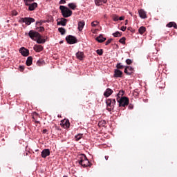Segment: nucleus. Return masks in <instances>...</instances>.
<instances>
[{
    "label": "nucleus",
    "instance_id": "obj_1",
    "mask_svg": "<svg viewBox=\"0 0 177 177\" xmlns=\"http://www.w3.org/2000/svg\"><path fill=\"white\" fill-rule=\"evenodd\" d=\"M78 158V163L80 165H82V167H84V168H86V167H91L92 164L89 162V160H88V158H86V156L85 154H80L77 156Z\"/></svg>",
    "mask_w": 177,
    "mask_h": 177
},
{
    "label": "nucleus",
    "instance_id": "obj_2",
    "mask_svg": "<svg viewBox=\"0 0 177 177\" xmlns=\"http://www.w3.org/2000/svg\"><path fill=\"white\" fill-rule=\"evenodd\" d=\"M59 10H61L63 17L67 18L73 15V11L64 6H60Z\"/></svg>",
    "mask_w": 177,
    "mask_h": 177
},
{
    "label": "nucleus",
    "instance_id": "obj_3",
    "mask_svg": "<svg viewBox=\"0 0 177 177\" xmlns=\"http://www.w3.org/2000/svg\"><path fill=\"white\" fill-rule=\"evenodd\" d=\"M120 107H127L129 104V99L127 97H122L121 98H116Z\"/></svg>",
    "mask_w": 177,
    "mask_h": 177
},
{
    "label": "nucleus",
    "instance_id": "obj_4",
    "mask_svg": "<svg viewBox=\"0 0 177 177\" xmlns=\"http://www.w3.org/2000/svg\"><path fill=\"white\" fill-rule=\"evenodd\" d=\"M107 110L109 111H111V110H114V106H115V99H108L106 101Z\"/></svg>",
    "mask_w": 177,
    "mask_h": 177
},
{
    "label": "nucleus",
    "instance_id": "obj_5",
    "mask_svg": "<svg viewBox=\"0 0 177 177\" xmlns=\"http://www.w3.org/2000/svg\"><path fill=\"white\" fill-rule=\"evenodd\" d=\"M19 23H25L26 26H30L31 23H35V19L31 17L21 18V20L19 21Z\"/></svg>",
    "mask_w": 177,
    "mask_h": 177
},
{
    "label": "nucleus",
    "instance_id": "obj_6",
    "mask_svg": "<svg viewBox=\"0 0 177 177\" xmlns=\"http://www.w3.org/2000/svg\"><path fill=\"white\" fill-rule=\"evenodd\" d=\"M28 35L30 38H31V39H32L33 41H37V39L38 38V37H39L40 34L35 30H30L28 32Z\"/></svg>",
    "mask_w": 177,
    "mask_h": 177
},
{
    "label": "nucleus",
    "instance_id": "obj_7",
    "mask_svg": "<svg viewBox=\"0 0 177 177\" xmlns=\"http://www.w3.org/2000/svg\"><path fill=\"white\" fill-rule=\"evenodd\" d=\"M66 41L70 44L73 45V44H77V38L72 35H68L66 37Z\"/></svg>",
    "mask_w": 177,
    "mask_h": 177
},
{
    "label": "nucleus",
    "instance_id": "obj_8",
    "mask_svg": "<svg viewBox=\"0 0 177 177\" xmlns=\"http://www.w3.org/2000/svg\"><path fill=\"white\" fill-rule=\"evenodd\" d=\"M133 68H132L131 66H125L124 74H127V75H132V74H133Z\"/></svg>",
    "mask_w": 177,
    "mask_h": 177
},
{
    "label": "nucleus",
    "instance_id": "obj_9",
    "mask_svg": "<svg viewBox=\"0 0 177 177\" xmlns=\"http://www.w3.org/2000/svg\"><path fill=\"white\" fill-rule=\"evenodd\" d=\"M19 53H21L22 56L27 57L30 55V50L24 47H22L19 49Z\"/></svg>",
    "mask_w": 177,
    "mask_h": 177
},
{
    "label": "nucleus",
    "instance_id": "obj_10",
    "mask_svg": "<svg viewBox=\"0 0 177 177\" xmlns=\"http://www.w3.org/2000/svg\"><path fill=\"white\" fill-rule=\"evenodd\" d=\"M122 71H121L120 69H115L114 70V78H121L122 77Z\"/></svg>",
    "mask_w": 177,
    "mask_h": 177
},
{
    "label": "nucleus",
    "instance_id": "obj_11",
    "mask_svg": "<svg viewBox=\"0 0 177 177\" xmlns=\"http://www.w3.org/2000/svg\"><path fill=\"white\" fill-rule=\"evenodd\" d=\"M48 156H50V150L49 149H45L41 152L42 158H46Z\"/></svg>",
    "mask_w": 177,
    "mask_h": 177
},
{
    "label": "nucleus",
    "instance_id": "obj_12",
    "mask_svg": "<svg viewBox=\"0 0 177 177\" xmlns=\"http://www.w3.org/2000/svg\"><path fill=\"white\" fill-rule=\"evenodd\" d=\"M33 49L35 52H37V53L42 52V50H44V46L36 44L34 46Z\"/></svg>",
    "mask_w": 177,
    "mask_h": 177
},
{
    "label": "nucleus",
    "instance_id": "obj_13",
    "mask_svg": "<svg viewBox=\"0 0 177 177\" xmlns=\"http://www.w3.org/2000/svg\"><path fill=\"white\" fill-rule=\"evenodd\" d=\"M77 59L79 60H84V57H85V55L84 54V52L79 51L76 53Z\"/></svg>",
    "mask_w": 177,
    "mask_h": 177
},
{
    "label": "nucleus",
    "instance_id": "obj_14",
    "mask_svg": "<svg viewBox=\"0 0 177 177\" xmlns=\"http://www.w3.org/2000/svg\"><path fill=\"white\" fill-rule=\"evenodd\" d=\"M111 95H113V90L111 88H106L104 93V96L105 97H109V96H111Z\"/></svg>",
    "mask_w": 177,
    "mask_h": 177
},
{
    "label": "nucleus",
    "instance_id": "obj_15",
    "mask_svg": "<svg viewBox=\"0 0 177 177\" xmlns=\"http://www.w3.org/2000/svg\"><path fill=\"white\" fill-rule=\"evenodd\" d=\"M57 26H63L64 27L67 24V19H66L65 18H61V21H57Z\"/></svg>",
    "mask_w": 177,
    "mask_h": 177
},
{
    "label": "nucleus",
    "instance_id": "obj_16",
    "mask_svg": "<svg viewBox=\"0 0 177 177\" xmlns=\"http://www.w3.org/2000/svg\"><path fill=\"white\" fill-rule=\"evenodd\" d=\"M138 13H139V16H140V17H141V19H146L147 17L145 10H142V9L138 11Z\"/></svg>",
    "mask_w": 177,
    "mask_h": 177
},
{
    "label": "nucleus",
    "instance_id": "obj_17",
    "mask_svg": "<svg viewBox=\"0 0 177 177\" xmlns=\"http://www.w3.org/2000/svg\"><path fill=\"white\" fill-rule=\"evenodd\" d=\"M85 26V21H80L78 22V30L79 31H82V30L84 29V27Z\"/></svg>",
    "mask_w": 177,
    "mask_h": 177
},
{
    "label": "nucleus",
    "instance_id": "obj_18",
    "mask_svg": "<svg viewBox=\"0 0 177 177\" xmlns=\"http://www.w3.org/2000/svg\"><path fill=\"white\" fill-rule=\"evenodd\" d=\"M32 121L35 122V124H41V122L38 121V113L35 112L32 115Z\"/></svg>",
    "mask_w": 177,
    "mask_h": 177
},
{
    "label": "nucleus",
    "instance_id": "obj_19",
    "mask_svg": "<svg viewBox=\"0 0 177 177\" xmlns=\"http://www.w3.org/2000/svg\"><path fill=\"white\" fill-rule=\"evenodd\" d=\"M28 6L29 7V10H30V12H32V10H35V8L38 6V4L37 3H32V4H29Z\"/></svg>",
    "mask_w": 177,
    "mask_h": 177
},
{
    "label": "nucleus",
    "instance_id": "obj_20",
    "mask_svg": "<svg viewBox=\"0 0 177 177\" xmlns=\"http://www.w3.org/2000/svg\"><path fill=\"white\" fill-rule=\"evenodd\" d=\"M96 41H97V42L102 43V42H104V41H106V37H103V35H100L98 37H96Z\"/></svg>",
    "mask_w": 177,
    "mask_h": 177
},
{
    "label": "nucleus",
    "instance_id": "obj_21",
    "mask_svg": "<svg viewBox=\"0 0 177 177\" xmlns=\"http://www.w3.org/2000/svg\"><path fill=\"white\" fill-rule=\"evenodd\" d=\"M64 128H70V121L68 120H64L62 122Z\"/></svg>",
    "mask_w": 177,
    "mask_h": 177
},
{
    "label": "nucleus",
    "instance_id": "obj_22",
    "mask_svg": "<svg viewBox=\"0 0 177 177\" xmlns=\"http://www.w3.org/2000/svg\"><path fill=\"white\" fill-rule=\"evenodd\" d=\"M107 0H95V3L97 6H100L102 3H106Z\"/></svg>",
    "mask_w": 177,
    "mask_h": 177
},
{
    "label": "nucleus",
    "instance_id": "obj_23",
    "mask_svg": "<svg viewBox=\"0 0 177 177\" xmlns=\"http://www.w3.org/2000/svg\"><path fill=\"white\" fill-rule=\"evenodd\" d=\"M166 27H168L169 28H171V27H174L176 30H177V25L175 22H169L166 25Z\"/></svg>",
    "mask_w": 177,
    "mask_h": 177
},
{
    "label": "nucleus",
    "instance_id": "obj_24",
    "mask_svg": "<svg viewBox=\"0 0 177 177\" xmlns=\"http://www.w3.org/2000/svg\"><path fill=\"white\" fill-rule=\"evenodd\" d=\"M42 36L41 35H39V37H37V39H36L37 44H45L46 40L45 39H41Z\"/></svg>",
    "mask_w": 177,
    "mask_h": 177
},
{
    "label": "nucleus",
    "instance_id": "obj_25",
    "mask_svg": "<svg viewBox=\"0 0 177 177\" xmlns=\"http://www.w3.org/2000/svg\"><path fill=\"white\" fill-rule=\"evenodd\" d=\"M68 6L70 9H72V10H75L77 8V4L75 3H70L68 4Z\"/></svg>",
    "mask_w": 177,
    "mask_h": 177
},
{
    "label": "nucleus",
    "instance_id": "obj_26",
    "mask_svg": "<svg viewBox=\"0 0 177 177\" xmlns=\"http://www.w3.org/2000/svg\"><path fill=\"white\" fill-rule=\"evenodd\" d=\"M32 64V57L30 56L27 58L26 66H30Z\"/></svg>",
    "mask_w": 177,
    "mask_h": 177
},
{
    "label": "nucleus",
    "instance_id": "obj_27",
    "mask_svg": "<svg viewBox=\"0 0 177 177\" xmlns=\"http://www.w3.org/2000/svg\"><path fill=\"white\" fill-rule=\"evenodd\" d=\"M146 32V28L145 26H141L138 29V32L141 34V35H143L145 32Z\"/></svg>",
    "mask_w": 177,
    "mask_h": 177
},
{
    "label": "nucleus",
    "instance_id": "obj_28",
    "mask_svg": "<svg viewBox=\"0 0 177 177\" xmlns=\"http://www.w3.org/2000/svg\"><path fill=\"white\" fill-rule=\"evenodd\" d=\"M125 66L122 65L121 62H119L116 64V70H124Z\"/></svg>",
    "mask_w": 177,
    "mask_h": 177
},
{
    "label": "nucleus",
    "instance_id": "obj_29",
    "mask_svg": "<svg viewBox=\"0 0 177 177\" xmlns=\"http://www.w3.org/2000/svg\"><path fill=\"white\" fill-rule=\"evenodd\" d=\"M124 93H125V91H124L123 90H120L117 94V99H121L122 96H124Z\"/></svg>",
    "mask_w": 177,
    "mask_h": 177
},
{
    "label": "nucleus",
    "instance_id": "obj_30",
    "mask_svg": "<svg viewBox=\"0 0 177 177\" xmlns=\"http://www.w3.org/2000/svg\"><path fill=\"white\" fill-rule=\"evenodd\" d=\"M44 64H45V61L44 59H39L37 62V66H38L39 67H41V66H44Z\"/></svg>",
    "mask_w": 177,
    "mask_h": 177
},
{
    "label": "nucleus",
    "instance_id": "obj_31",
    "mask_svg": "<svg viewBox=\"0 0 177 177\" xmlns=\"http://www.w3.org/2000/svg\"><path fill=\"white\" fill-rule=\"evenodd\" d=\"M82 136H84V134L82 133H79L77 136H75V139L76 142H78V140L82 139Z\"/></svg>",
    "mask_w": 177,
    "mask_h": 177
},
{
    "label": "nucleus",
    "instance_id": "obj_32",
    "mask_svg": "<svg viewBox=\"0 0 177 177\" xmlns=\"http://www.w3.org/2000/svg\"><path fill=\"white\" fill-rule=\"evenodd\" d=\"M58 31L60 32L61 35H64L66 34V29H64V28H59Z\"/></svg>",
    "mask_w": 177,
    "mask_h": 177
},
{
    "label": "nucleus",
    "instance_id": "obj_33",
    "mask_svg": "<svg viewBox=\"0 0 177 177\" xmlns=\"http://www.w3.org/2000/svg\"><path fill=\"white\" fill-rule=\"evenodd\" d=\"M99 127H106V120H101L98 122Z\"/></svg>",
    "mask_w": 177,
    "mask_h": 177
},
{
    "label": "nucleus",
    "instance_id": "obj_34",
    "mask_svg": "<svg viewBox=\"0 0 177 177\" xmlns=\"http://www.w3.org/2000/svg\"><path fill=\"white\" fill-rule=\"evenodd\" d=\"M113 35L115 37H121V35H122V32H120L117 31L115 33H113Z\"/></svg>",
    "mask_w": 177,
    "mask_h": 177
},
{
    "label": "nucleus",
    "instance_id": "obj_35",
    "mask_svg": "<svg viewBox=\"0 0 177 177\" xmlns=\"http://www.w3.org/2000/svg\"><path fill=\"white\" fill-rule=\"evenodd\" d=\"M125 39H127L125 37H123L119 40V42L123 45H125Z\"/></svg>",
    "mask_w": 177,
    "mask_h": 177
},
{
    "label": "nucleus",
    "instance_id": "obj_36",
    "mask_svg": "<svg viewBox=\"0 0 177 177\" xmlns=\"http://www.w3.org/2000/svg\"><path fill=\"white\" fill-rule=\"evenodd\" d=\"M99 24V21H94L91 23V27H96Z\"/></svg>",
    "mask_w": 177,
    "mask_h": 177
},
{
    "label": "nucleus",
    "instance_id": "obj_37",
    "mask_svg": "<svg viewBox=\"0 0 177 177\" xmlns=\"http://www.w3.org/2000/svg\"><path fill=\"white\" fill-rule=\"evenodd\" d=\"M96 53H97L99 56H102V55H103V50L102 49L97 50Z\"/></svg>",
    "mask_w": 177,
    "mask_h": 177
},
{
    "label": "nucleus",
    "instance_id": "obj_38",
    "mask_svg": "<svg viewBox=\"0 0 177 177\" xmlns=\"http://www.w3.org/2000/svg\"><path fill=\"white\" fill-rule=\"evenodd\" d=\"M26 6L30 5V3H28V2H34V0H24Z\"/></svg>",
    "mask_w": 177,
    "mask_h": 177
},
{
    "label": "nucleus",
    "instance_id": "obj_39",
    "mask_svg": "<svg viewBox=\"0 0 177 177\" xmlns=\"http://www.w3.org/2000/svg\"><path fill=\"white\" fill-rule=\"evenodd\" d=\"M37 28L39 29L38 31H39V32H44V31H45V28H44V26H40Z\"/></svg>",
    "mask_w": 177,
    "mask_h": 177
},
{
    "label": "nucleus",
    "instance_id": "obj_40",
    "mask_svg": "<svg viewBox=\"0 0 177 177\" xmlns=\"http://www.w3.org/2000/svg\"><path fill=\"white\" fill-rule=\"evenodd\" d=\"M113 19L114 21H118L119 17H118V15H113Z\"/></svg>",
    "mask_w": 177,
    "mask_h": 177
},
{
    "label": "nucleus",
    "instance_id": "obj_41",
    "mask_svg": "<svg viewBox=\"0 0 177 177\" xmlns=\"http://www.w3.org/2000/svg\"><path fill=\"white\" fill-rule=\"evenodd\" d=\"M126 63L128 65H131V64H132V61L131 60V59H126Z\"/></svg>",
    "mask_w": 177,
    "mask_h": 177
},
{
    "label": "nucleus",
    "instance_id": "obj_42",
    "mask_svg": "<svg viewBox=\"0 0 177 177\" xmlns=\"http://www.w3.org/2000/svg\"><path fill=\"white\" fill-rule=\"evenodd\" d=\"M111 41H113V39H109L108 41H106L105 45H109V44H111Z\"/></svg>",
    "mask_w": 177,
    "mask_h": 177
},
{
    "label": "nucleus",
    "instance_id": "obj_43",
    "mask_svg": "<svg viewBox=\"0 0 177 177\" xmlns=\"http://www.w3.org/2000/svg\"><path fill=\"white\" fill-rule=\"evenodd\" d=\"M64 3H66V0H60L59 2V5H64Z\"/></svg>",
    "mask_w": 177,
    "mask_h": 177
},
{
    "label": "nucleus",
    "instance_id": "obj_44",
    "mask_svg": "<svg viewBox=\"0 0 177 177\" xmlns=\"http://www.w3.org/2000/svg\"><path fill=\"white\" fill-rule=\"evenodd\" d=\"M120 30H121L122 31H126V30H127V26H122L121 28H120Z\"/></svg>",
    "mask_w": 177,
    "mask_h": 177
},
{
    "label": "nucleus",
    "instance_id": "obj_45",
    "mask_svg": "<svg viewBox=\"0 0 177 177\" xmlns=\"http://www.w3.org/2000/svg\"><path fill=\"white\" fill-rule=\"evenodd\" d=\"M19 71H24V66H19Z\"/></svg>",
    "mask_w": 177,
    "mask_h": 177
},
{
    "label": "nucleus",
    "instance_id": "obj_46",
    "mask_svg": "<svg viewBox=\"0 0 177 177\" xmlns=\"http://www.w3.org/2000/svg\"><path fill=\"white\" fill-rule=\"evenodd\" d=\"M129 109L130 110H132V109H133V104H130L129 105Z\"/></svg>",
    "mask_w": 177,
    "mask_h": 177
},
{
    "label": "nucleus",
    "instance_id": "obj_47",
    "mask_svg": "<svg viewBox=\"0 0 177 177\" xmlns=\"http://www.w3.org/2000/svg\"><path fill=\"white\" fill-rule=\"evenodd\" d=\"M17 14H18V13H17V11H14V12H13V15H14V16H17Z\"/></svg>",
    "mask_w": 177,
    "mask_h": 177
},
{
    "label": "nucleus",
    "instance_id": "obj_48",
    "mask_svg": "<svg viewBox=\"0 0 177 177\" xmlns=\"http://www.w3.org/2000/svg\"><path fill=\"white\" fill-rule=\"evenodd\" d=\"M124 19H125V17H119V20H124Z\"/></svg>",
    "mask_w": 177,
    "mask_h": 177
},
{
    "label": "nucleus",
    "instance_id": "obj_49",
    "mask_svg": "<svg viewBox=\"0 0 177 177\" xmlns=\"http://www.w3.org/2000/svg\"><path fill=\"white\" fill-rule=\"evenodd\" d=\"M46 132H48V129H44L43 130V133H46Z\"/></svg>",
    "mask_w": 177,
    "mask_h": 177
},
{
    "label": "nucleus",
    "instance_id": "obj_50",
    "mask_svg": "<svg viewBox=\"0 0 177 177\" xmlns=\"http://www.w3.org/2000/svg\"><path fill=\"white\" fill-rule=\"evenodd\" d=\"M50 21L53 22V17H50Z\"/></svg>",
    "mask_w": 177,
    "mask_h": 177
},
{
    "label": "nucleus",
    "instance_id": "obj_51",
    "mask_svg": "<svg viewBox=\"0 0 177 177\" xmlns=\"http://www.w3.org/2000/svg\"><path fill=\"white\" fill-rule=\"evenodd\" d=\"M127 24H128V19L125 21V26H127Z\"/></svg>",
    "mask_w": 177,
    "mask_h": 177
},
{
    "label": "nucleus",
    "instance_id": "obj_52",
    "mask_svg": "<svg viewBox=\"0 0 177 177\" xmlns=\"http://www.w3.org/2000/svg\"><path fill=\"white\" fill-rule=\"evenodd\" d=\"M105 160H109V156H105Z\"/></svg>",
    "mask_w": 177,
    "mask_h": 177
},
{
    "label": "nucleus",
    "instance_id": "obj_53",
    "mask_svg": "<svg viewBox=\"0 0 177 177\" xmlns=\"http://www.w3.org/2000/svg\"><path fill=\"white\" fill-rule=\"evenodd\" d=\"M39 24L40 26H42V24L41 23H39V22H37V24Z\"/></svg>",
    "mask_w": 177,
    "mask_h": 177
},
{
    "label": "nucleus",
    "instance_id": "obj_54",
    "mask_svg": "<svg viewBox=\"0 0 177 177\" xmlns=\"http://www.w3.org/2000/svg\"><path fill=\"white\" fill-rule=\"evenodd\" d=\"M63 177H67V176H64Z\"/></svg>",
    "mask_w": 177,
    "mask_h": 177
},
{
    "label": "nucleus",
    "instance_id": "obj_55",
    "mask_svg": "<svg viewBox=\"0 0 177 177\" xmlns=\"http://www.w3.org/2000/svg\"><path fill=\"white\" fill-rule=\"evenodd\" d=\"M128 30H131L130 28H128Z\"/></svg>",
    "mask_w": 177,
    "mask_h": 177
}]
</instances>
